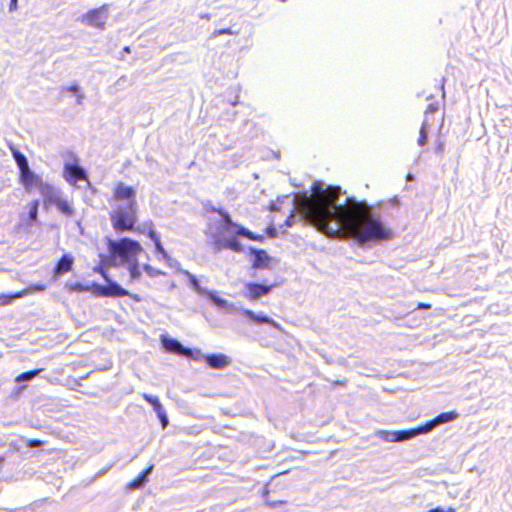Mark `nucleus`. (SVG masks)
Returning <instances> with one entry per match:
<instances>
[{
    "mask_svg": "<svg viewBox=\"0 0 512 512\" xmlns=\"http://www.w3.org/2000/svg\"><path fill=\"white\" fill-rule=\"evenodd\" d=\"M313 198H307L301 208V219L319 232L333 238H353L363 246L392 238L379 215L368 209V204L345 197L338 186H312Z\"/></svg>",
    "mask_w": 512,
    "mask_h": 512,
    "instance_id": "nucleus-1",
    "label": "nucleus"
},
{
    "mask_svg": "<svg viewBox=\"0 0 512 512\" xmlns=\"http://www.w3.org/2000/svg\"><path fill=\"white\" fill-rule=\"evenodd\" d=\"M107 248L109 254L103 257V263L112 267L127 265L130 282L141 278L138 255L143 251V248L138 241L128 237L118 240L107 239Z\"/></svg>",
    "mask_w": 512,
    "mask_h": 512,
    "instance_id": "nucleus-2",
    "label": "nucleus"
},
{
    "mask_svg": "<svg viewBox=\"0 0 512 512\" xmlns=\"http://www.w3.org/2000/svg\"><path fill=\"white\" fill-rule=\"evenodd\" d=\"M137 208L134 207V203L131 202L125 207H115L110 212V221L113 229L117 233H123L134 230L137 222Z\"/></svg>",
    "mask_w": 512,
    "mask_h": 512,
    "instance_id": "nucleus-3",
    "label": "nucleus"
},
{
    "mask_svg": "<svg viewBox=\"0 0 512 512\" xmlns=\"http://www.w3.org/2000/svg\"><path fill=\"white\" fill-rule=\"evenodd\" d=\"M437 427L434 418L427 421L425 424L420 425L416 428L400 430V431H386L379 430L376 432V436L386 442H403L410 440L418 435L427 434L433 431Z\"/></svg>",
    "mask_w": 512,
    "mask_h": 512,
    "instance_id": "nucleus-4",
    "label": "nucleus"
},
{
    "mask_svg": "<svg viewBox=\"0 0 512 512\" xmlns=\"http://www.w3.org/2000/svg\"><path fill=\"white\" fill-rule=\"evenodd\" d=\"M219 214L222 216L221 230L226 233L235 234L241 237H246L253 241H263L264 237L262 235H258L250 231L249 229L233 222L230 215L223 210L219 211Z\"/></svg>",
    "mask_w": 512,
    "mask_h": 512,
    "instance_id": "nucleus-5",
    "label": "nucleus"
},
{
    "mask_svg": "<svg viewBox=\"0 0 512 512\" xmlns=\"http://www.w3.org/2000/svg\"><path fill=\"white\" fill-rule=\"evenodd\" d=\"M131 202L134 203V207H138L135 190L130 186H126L123 183H119L114 189L111 204L112 209H115V207L128 206L129 204H131Z\"/></svg>",
    "mask_w": 512,
    "mask_h": 512,
    "instance_id": "nucleus-6",
    "label": "nucleus"
},
{
    "mask_svg": "<svg viewBox=\"0 0 512 512\" xmlns=\"http://www.w3.org/2000/svg\"><path fill=\"white\" fill-rule=\"evenodd\" d=\"M109 15V6L107 4L102 5L99 8L92 9L82 16V23L98 28L104 29L105 23Z\"/></svg>",
    "mask_w": 512,
    "mask_h": 512,
    "instance_id": "nucleus-7",
    "label": "nucleus"
},
{
    "mask_svg": "<svg viewBox=\"0 0 512 512\" xmlns=\"http://www.w3.org/2000/svg\"><path fill=\"white\" fill-rule=\"evenodd\" d=\"M276 284H263L257 282H246L244 284L245 291L243 292V296L246 297L250 301H256L263 296L271 293L272 289L276 287Z\"/></svg>",
    "mask_w": 512,
    "mask_h": 512,
    "instance_id": "nucleus-8",
    "label": "nucleus"
},
{
    "mask_svg": "<svg viewBox=\"0 0 512 512\" xmlns=\"http://www.w3.org/2000/svg\"><path fill=\"white\" fill-rule=\"evenodd\" d=\"M160 342L162 348L176 355L184 356V357H194L193 349L185 347L179 340L172 338L167 335H161Z\"/></svg>",
    "mask_w": 512,
    "mask_h": 512,
    "instance_id": "nucleus-9",
    "label": "nucleus"
},
{
    "mask_svg": "<svg viewBox=\"0 0 512 512\" xmlns=\"http://www.w3.org/2000/svg\"><path fill=\"white\" fill-rule=\"evenodd\" d=\"M63 176L70 184H75L79 180L88 181L85 169L78 164L66 163L64 166Z\"/></svg>",
    "mask_w": 512,
    "mask_h": 512,
    "instance_id": "nucleus-10",
    "label": "nucleus"
},
{
    "mask_svg": "<svg viewBox=\"0 0 512 512\" xmlns=\"http://www.w3.org/2000/svg\"><path fill=\"white\" fill-rule=\"evenodd\" d=\"M37 188L44 199L45 206L54 205L61 197L59 189L43 180L38 184Z\"/></svg>",
    "mask_w": 512,
    "mask_h": 512,
    "instance_id": "nucleus-11",
    "label": "nucleus"
},
{
    "mask_svg": "<svg viewBox=\"0 0 512 512\" xmlns=\"http://www.w3.org/2000/svg\"><path fill=\"white\" fill-rule=\"evenodd\" d=\"M142 397L146 402H148L153 407V410L157 414L162 428L165 429L169 424V419L158 397L147 393H143Z\"/></svg>",
    "mask_w": 512,
    "mask_h": 512,
    "instance_id": "nucleus-12",
    "label": "nucleus"
},
{
    "mask_svg": "<svg viewBox=\"0 0 512 512\" xmlns=\"http://www.w3.org/2000/svg\"><path fill=\"white\" fill-rule=\"evenodd\" d=\"M229 237L221 236L216 239L215 241V248L216 250L221 249H230L234 252H242L243 246L242 244L236 239L238 235L227 233Z\"/></svg>",
    "mask_w": 512,
    "mask_h": 512,
    "instance_id": "nucleus-13",
    "label": "nucleus"
},
{
    "mask_svg": "<svg viewBox=\"0 0 512 512\" xmlns=\"http://www.w3.org/2000/svg\"><path fill=\"white\" fill-rule=\"evenodd\" d=\"M241 312L243 315L248 317L251 321H253L256 324H268L280 332L283 331V328L281 327V325L279 323H277L276 321H274L272 318L268 317L267 315H264L262 313L258 314L250 309H245V308H242Z\"/></svg>",
    "mask_w": 512,
    "mask_h": 512,
    "instance_id": "nucleus-14",
    "label": "nucleus"
},
{
    "mask_svg": "<svg viewBox=\"0 0 512 512\" xmlns=\"http://www.w3.org/2000/svg\"><path fill=\"white\" fill-rule=\"evenodd\" d=\"M203 360L210 368L213 369H222L231 363L230 358L222 353L205 354L203 356Z\"/></svg>",
    "mask_w": 512,
    "mask_h": 512,
    "instance_id": "nucleus-15",
    "label": "nucleus"
},
{
    "mask_svg": "<svg viewBox=\"0 0 512 512\" xmlns=\"http://www.w3.org/2000/svg\"><path fill=\"white\" fill-rule=\"evenodd\" d=\"M20 171V179L26 190L29 191L32 186L37 187L38 184L42 181L41 177L35 174L29 166L27 168H23Z\"/></svg>",
    "mask_w": 512,
    "mask_h": 512,
    "instance_id": "nucleus-16",
    "label": "nucleus"
},
{
    "mask_svg": "<svg viewBox=\"0 0 512 512\" xmlns=\"http://www.w3.org/2000/svg\"><path fill=\"white\" fill-rule=\"evenodd\" d=\"M73 263L74 258L70 254L62 255L54 268V275L57 277L69 272L72 270Z\"/></svg>",
    "mask_w": 512,
    "mask_h": 512,
    "instance_id": "nucleus-17",
    "label": "nucleus"
},
{
    "mask_svg": "<svg viewBox=\"0 0 512 512\" xmlns=\"http://www.w3.org/2000/svg\"><path fill=\"white\" fill-rule=\"evenodd\" d=\"M250 253L253 256V268H265L269 262V256L265 250L251 247Z\"/></svg>",
    "mask_w": 512,
    "mask_h": 512,
    "instance_id": "nucleus-18",
    "label": "nucleus"
},
{
    "mask_svg": "<svg viewBox=\"0 0 512 512\" xmlns=\"http://www.w3.org/2000/svg\"><path fill=\"white\" fill-rule=\"evenodd\" d=\"M104 279L108 283L107 297L131 296L128 290L123 288L117 282L110 280L108 275H105Z\"/></svg>",
    "mask_w": 512,
    "mask_h": 512,
    "instance_id": "nucleus-19",
    "label": "nucleus"
},
{
    "mask_svg": "<svg viewBox=\"0 0 512 512\" xmlns=\"http://www.w3.org/2000/svg\"><path fill=\"white\" fill-rule=\"evenodd\" d=\"M154 468V465H149L146 469H144L138 477H136L133 481H131L128 485V487L132 490L140 489L145 486V484L148 482V477L152 473Z\"/></svg>",
    "mask_w": 512,
    "mask_h": 512,
    "instance_id": "nucleus-20",
    "label": "nucleus"
},
{
    "mask_svg": "<svg viewBox=\"0 0 512 512\" xmlns=\"http://www.w3.org/2000/svg\"><path fill=\"white\" fill-rule=\"evenodd\" d=\"M39 200H33L29 204V211L27 215V225L32 226L38 219Z\"/></svg>",
    "mask_w": 512,
    "mask_h": 512,
    "instance_id": "nucleus-21",
    "label": "nucleus"
},
{
    "mask_svg": "<svg viewBox=\"0 0 512 512\" xmlns=\"http://www.w3.org/2000/svg\"><path fill=\"white\" fill-rule=\"evenodd\" d=\"M183 274L187 277L189 280V283L191 287L200 295L208 294V290L206 288H203L200 286L199 281L195 275L190 273L189 271H183Z\"/></svg>",
    "mask_w": 512,
    "mask_h": 512,
    "instance_id": "nucleus-22",
    "label": "nucleus"
},
{
    "mask_svg": "<svg viewBox=\"0 0 512 512\" xmlns=\"http://www.w3.org/2000/svg\"><path fill=\"white\" fill-rule=\"evenodd\" d=\"M458 417L455 411L443 412L437 415L434 420L437 426L454 421Z\"/></svg>",
    "mask_w": 512,
    "mask_h": 512,
    "instance_id": "nucleus-23",
    "label": "nucleus"
},
{
    "mask_svg": "<svg viewBox=\"0 0 512 512\" xmlns=\"http://www.w3.org/2000/svg\"><path fill=\"white\" fill-rule=\"evenodd\" d=\"M204 296H207L209 300L218 308H227L232 307L233 305L230 304L226 299L218 297L214 292L208 290V294H205Z\"/></svg>",
    "mask_w": 512,
    "mask_h": 512,
    "instance_id": "nucleus-24",
    "label": "nucleus"
},
{
    "mask_svg": "<svg viewBox=\"0 0 512 512\" xmlns=\"http://www.w3.org/2000/svg\"><path fill=\"white\" fill-rule=\"evenodd\" d=\"M11 151L19 170H23V168H27V166H29L28 160L23 153L14 148H12Z\"/></svg>",
    "mask_w": 512,
    "mask_h": 512,
    "instance_id": "nucleus-25",
    "label": "nucleus"
},
{
    "mask_svg": "<svg viewBox=\"0 0 512 512\" xmlns=\"http://www.w3.org/2000/svg\"><path fill=\"white\" fill-rule=\"evenodd\" d=\"M42 370L43 369H35V370H30V371H27V372H23V373L19 374L16 377L15 381L18 382V383L30 382L37 375H39Z\"/></svg>",
    "mask_w": 512,
    "mask_h": 512,
    "instance_id": "nucleus-26",
    "label": "nucleus"
},
{
    "mask_svg": "<svg viewBox=\"0 0 512 512\" xmlns=\"http://www.w3.org/2000/svg\"><path fill=\"white\" fill-rule=\"evenodd\" d=\"M54 205L57 206L59 211H61L64 215L68 217H72L74 215V209L71 207L68 201L62 199L61 197Z\"/></svg>",
    "mask_w": 512,
    "mask_h": 512,
    "instance_id": "nucleus-27",
    "label": "nucleus"
},
{
    "mask_svg": "<svg viewBox=\"0 0 512 512\" xmlns=\"http://www.w3.org/2000/svg\"><path fill=\"white\" fill-rule=\"evenodd\" d=\"M46 289V285L44 284H34V285H30L28 288H26L25 290L17 293L14 298L16 297H23L25 295H28V294H31L33 292H42Z\"/></svg>",
    "mask_w": 512,
    "mask_h": 512,
    "instance_id": "nucleus-28",
    "label": "nucleus"
},
{
    "mask_svg": "<svg viewBox=\"0 0 512 512\" xmlns=\"http://www.w3.org/2000/svg\"><path fill=\"white\" fill-rule=\"evenodd\" d=\"M427 128H428V121L424 119L422 122L420 132H419V138H418V145L423 146L427 142Z\"/></svg>",
    "mask_w": 512,
    "mask_h": 512,
    "instance_id": "nucleus-29",
    "label": "nucleus"
},
{
    "mask_svg": "<svg viewBox=\"0 0 512 512\" xmlns=\"http://www.w3.org/2000/svg\"><path fill=\"white\" fill-rule=\"evenodd\" d=\"M107 288H108V283L106 285L94 283L92 285V292L97 296L107 297V290H108Z\"/></svg>",
    "mask_w": 512,
    "mask_h": 512,
    "instance_id": "nucleus-30",
    "label": "nucleus"
},
{
    "mask_svg": "<svg viewBox=\"0 0 512 512\" xmlns=\"http://www.w3.org/2000/svg\"><path fill=\"white\" fill-rule=\"evenodd\" d=\"M143 270L151 278L157 277V276L162 274V271H160L158 269H155L154 267H152L149 264H144L143 265Z\"/></svg>",
    "mask_w": 512,
    "mask_h": 512,
    "instance_id": "nucleus-31",
    "label": "nucleus"
},
{
    "mask_svg": "<svg viewBox=\"0 0 512 512\" xmlns=\"http://www.w3.org/2000/svg\"><path fill=\"white\" fill-rule=\"evenodd\" d=\"M155 245V249L156 251L161 254L162 258L164 260H168L169 259V255L167 253V251L164 249L161 241H156V243L154 244Z\"/></svg>",
    "mask_w": 512,
    "mask_h": 512,
    "instance_id": "nucleus-32",
    "label": "nucleus"
},
{
    "mask_svg": "<svg viewBox=\"0 0 512 512\" xmlns=\"http://www.w3.org/2000/svg\"><path fill=\"white\" fill-rule=\"evenodd\" d=\"M235 34H237V33L234 32L233 30H231L230 28H222V29L215 30L212 33V37H217L220 35H235Z\"/></svg>",
    "mask_w": 512,
    "mask_h": 512,
    "instance_id": "nucleus-33",
    "label": "nucleus"
},
{
    "mask_svg": "<svg viewBox=\"0 0 512 512\" xmlns=\"http://www.w3.org/2000/svg\"><path fill=\"white\" fill-rule=\"evenodd\" d=\"M154 228V225H153V222L152 221H146L144 222L142 225L138 226L137 227V231L140 232V233H147L148 234V231L150 229Z\"/></svg>",
    "mask_w": 512,
    "mask_h": 512,
    "instance_id": "nucleus-34",
    "label": "nucleus"
},
{
    "mask_svg": "<svg viewBox=\"0 0 512 512\" xmlns=\"http://www.w3.org/2000/svg\"><path fill=\"white\" fill-rule=\"evenodd\" d=\"M62 91H68V92L74 94L75 96L77 94H79L80 92H82L80 86L77 84H74V85H71L68 87H62Z\"/></svg>",
    "mask_w": 512,
    "mask_h": 512,
    "instance_id": "nucleus-35",
    "label": "nucleus"
},
{
    "mask_svg": "<svg viewBox=\"0 0 512 512\" xmlns=\"http://www.w3.org/2000/svg\"><path fill=\"white\" fill-rule=\"evenodd\" d=\"M26 445L29 448H35V447L42 446L43 442L41 440H39V439H28Z\"/></svg>",
    "mask_w": 512,
    "mask_h": 512,
    "instance_id": "nucleus-36",
    "label": "nucleus"
},
{
    "mask_svg": "<svg viewBox=\"0 0 512 512\" xmlns=\"http://www.w3.org/2000/svg\"><path fill=\"white\" fill-rule=\"evenodd\" d=\"M147 235L154 242V244L156 243V241H160V238L157 232L154 230V228L150 229Z\"/></svg>",
    "mask_w": 512,
    "mask_h": 512,
    "instance_id": "nucleus-37",
    "label": "nucleus"
},
{
    "mask_svg": "<svg viewBox=\"0 0 512 512\" xmlns=\"http://www.w3.org/2000/svg\"><path fill=\"white\" fill-rule=\"evenodd\" d=\"M437 109H438V107L436 105L430 104L425 111V119L428 121V114L434 113Z\"/></svg>",
    "mask_w": 512,
    "mask_h": 512,
    "instance_id": "nucleus-38",
    "label": "nucleus"
},
{
    "mask_svg": "<svg viewBox=\"0 0 512 512\" xmlns=\"http://www.w3.org/2000/svg\"><path fill=\"white\" fill-rule=\"evenodd\" d=\"M113 466V463L107 465L105 468H102L100 469L97 473H96V477H100V476H103L104 474H106Z\"/></svg>",
    "mask_w": 512,
    "mask_h": 512,
    "instance_id": "nucleus-39",
    "label": "nucleus"
},
{
    "mask_svg": "<svg viewBox=\"0 0 512 512\" xmlns=\"http://www.w3.org/2000/svg\"><path fill=\"white\" fill-rule=\"evenodd\" d=\"M266 233L270 238H275L277 236V230L275 227L271 226L266 229Z\"/></svg>",
    "mask_w": 512,
    "mask_h": 512,
    "instance_id": "nucleus-40",
    "label": "nucleus"
},
{
    "mask_svg": "<svg viewBox=\"0 0 512 512\" xmlns=\"http://www.w3.org/2000/svg\"><path fill=\"white\" fill-rule=\"evenodd\" d=\"M194 357H189L190 359H193V360H201L203 359V356L205 354H202L200 350L196 349V350H193V354H192Z\"/></svg>",
    "mask_w": 512,
    "mask_h": 512,
    "instance_id": "nucleus-41",
    "label": "nucleus"
},
{
    "mask_svg": "<svg viewBox=\"0 0 512 512\" xmlns=\"http://www.w3.org/2000/svg\"><path fill=\"white\" fill-rule=\"evenodd\" d=\"M17 8H18V0H10L9 11L10 12L16 11Z\"/></svg>",
    "mask_w": 512,
    "mask_h": 512,
    "instance_id": "nucleus-42",
    "label": "nucleus"
},
{
    "mask_svg": "<svg viewBox=\"0 0 512 512\" xmlns=\"http://www.w3.org/2000/svg\"><path fill=\"white\" fill-rule=\"evenodd\" d=\"M295 218H296V215H293V214H292V215H290V216L286 219V221H285V225H286L287 227H291V226L293 225V223H294V219H295Z\"/></svg>",
    "mask_w": 512,
    "mask_h": 512,
    "instance_id": "nucleus-43",
    "label": "nucleus"
},
{
    "mask_svg": "<svg viewBox=\"0 0 512 512\" xmlns=\"http://www.w3.org/2000/svg\"><path fill=\"white\" fill-rule=\"evenodd\" d=\"M266 504L270 507H276L278 504H283L284 501L280 500V501H271L269 499H266Z\"/></svg>",
    "mask_w": 512,
    "mask_h": 512,
    "instance_id": "nucleus-44",
    "label": "nucleus"
},
{
    "mask_svg": "<svg viewBox=\"0 0 512 512\" xmlns=\"http://www.w3.org/2000/svg\"><path fill=\"white\" fill-rule=\"evenodd\" d=\"M431 308V305L428 304V303H423V302H420L418 303L417 305V309H430Z\"/></svg>",
    "mask_w": 512,
    "mask_h": 512,
    "instance_id": "nucleus-45",
    "label": "nucleus"
},
{
    "mask_svg": "<svg viewBox=\"0 0 512 512\" xmlns=\"http://www.w3.org/2000/svg\"><path fill=\"white\" fill-rule=\"evenodd\" d=\"M76 97H77L76 103L78 105H81L85 98L84 94L82 92H80L79 94L76 95Z\"/></svg>",
    "mask_w": 512,
    "mask_h": 512,
    "instance_id": "nucleus-46",
    "label": "nucleus"
},
{
    "mask_svg": "<svg viewBox=\"0 0 512 512\" xmlns=\"http://www.w3.org/2000/svg\"><path fill=\"white\" fill-rule=\"evenodd\" d=\"M428 512H454V511L452 509H449L448 511H446L443 508L437 507V508L429 510Z\"/></svg>",
    "mask_w": 512,
    "mask_h": 512,
    "instance_id": "nucleus-47",
    "label": "nucleus"
},
{
    "mask_svg": "<svg viewBox=\"0 0 512 512\" xmlns=\"http://www.w3.org/2000/svg\"><path fill=\"white\" fill-rule=\"evenodd\" d=\"M444 150V144L443 143H439L436 147V153H442Z\"/></svg>",
    "mask_w": 512,
    "mask_h": 512,
    "instance_id": "nucleus-48",
    "label": "nucleus"
},
{
    "mask_svg": "<svg viewBox=\"0 0 512 512\" xmlns=\"http://www.w3.org/2000/svg\"><path fill=\"white\" fill-rule=\"evenodd\" d=\"M389 203L392 205V206H398L399 205V200L394 197L392 199L389 200Z\"/></svg>",
    "mask_w": 512,
    "mask_h": 512,
    "instance_id": "nucleus-49",
    "label": "nucleus"
},
{
    "mask_svg": "<svg viewBox=\"0 0 512 512\" xmlns=\"http://www.w3.org/2000/svg\"><path fill=\"white\" fill-rule=\"evenodd\" d=\"M1 298H4V299H5V300H3V301L1 302V304H7V303H9V302H10V300H11V298H10V297H8V296H2Z\"/></svg>",
    "mask_w": 512,
    "mask_h": 512,
    "instance_id": "nucleus-50",
    "label": "nucleus"
},
{
    "mask_svg": "<svg viewBox=\"0 0 512 512\" xmlns=\"http://www.w3.org/2000/svg\"><path fill=\"white\" fill-rule=\"evenodd\" d=\"M95 271L101 273L103 277L107 275L102 267L96 268Z\"/></svg>",
    "mask_w": 512,
    "mask_h": 512,
    "instance_id": "nucleus-51",
    "label": "nucleus"
},
{
    "mask_svg": "<svg viewBox=\"0 0 512 512\" xmlns=\"http://www.w3.org/2000/svg\"><path fill=\"white\" fill-rule=\"evenodd\" d=\"M123 52L130 53V47L129 46L124 47Z\"/></svg>",
    "mask_w": 512,
    "mask_h": 512,
    "instance_id": "nucleus-52",
    "label": "nucleus"
},
{
    "mask_svg": "<svg viewBox=\"0 0 512 512\" xmlns=\"http://www.w3.org/2000/svg\"><path fill=\"white\" fill-rule=\"evenodd\" d=\"M202 18L209 19V15H203Z\"/></svg>",
    "mask_w": 512,
    "mask_h": 512,
    "instance_id": "nucleus-53",
    "label": "nucleus"
},
{
    "mask_svg": "<svg viewBox=\"0 0 512 512\" xmlns=\"http://www.w3.org/2000/svg\"><path fill=\"white\" fill-rule=\"evenodd\" d=\"M4 461V458L0 457V464H2Z\"/></svg>",
    "mask_w": 512,
    "mask_h": 512,
    "instance_id": "nucleus-54",
    "label": "nucleus"
}]
</instances>
